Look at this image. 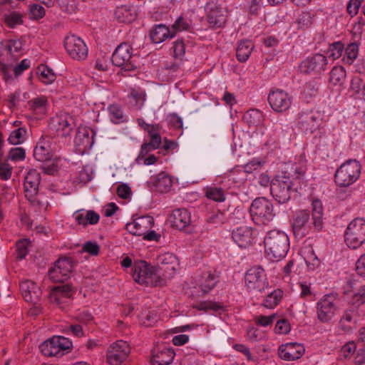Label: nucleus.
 <instances>
[{"label": "nucleus", "mask_w": 365, "mask_h": 365, "mask_svg": "<svg viewBox=\"0 0 365 365\" xmlns=\"http://www.w3.org/2000/svg\"><path fill=\"white\" fill-rule=\"evenodd\" d=\"M312 218L307 210L296 212L292 224L295 237L302 239L312 231L318 232L323 227V207L321 200H314L312 202Z\"/></svg>", "instance_id": "f257e3e1"}, {"label": "nucleus", "mask_w": 365, "mask_h": 365, "mask_svg": "<svg viewBox=\"0 0 365 365\" xmlns=\"http://www.w3.org/2000/svg\"><path fill=\"white\" fill-rule=\"evenodd\" d=\"M265 253L272 261H279L286 257L289 249L287 235L278 230L269 231L264 238Z\"/></svg>", "instance_id": "f03ea898"}, {"label": "nucleus", "mask_w": 365, "mask_h": 365, "mask_svg": "<svg viewBox=\"0 0 365 365\" xmlns=\"http://www.w3.org/2000/svg\"><path fill=\"white\" fill-rule=\"evenodd\" d=\"M132 270L133 278L139 284L146 287H163L165 284V279L160 276L155 267L144 260L135 262Z\"/></svg>", "instance_id": "7ed1b4c3"}, {"label": "nucleus", "mask_w": 365, "mask_h": 365, "mask_svg": "<svg viewBox=\"0 0 365 365\" xmlns=\"http://www.w3.org/2000/svg\"><path fill=\"white\" fill-rule=\"evenodd\" d=\"M250 213L257 225H267L276 215L272 202L264 197H257L252 202Z\"/></svg>", "instance_id": "20e7f679"}, {"label": "nucleus", "mask_w": 365, "mask_h": 365, "mask_svg": "<svg viewBox=\"0 0 365 365\" xmlns=\"http://www.w3.org/2000/svg\"><path fill=\"white\" fill-rule=\"evenodd\" d=\"M133 51L132 46L128 43H120L112 55L113 64L127 71L135 70L138 66V58L133 54Z\"/></svg>", "instance_id": "39448f33"}, {"label": "nucleus", "mask_w": 365, "mask_h": 365, "mask_svg": "<svg viewBox=\"0 0 365 365\" xmlns=\"http://www.w3.org/2000/svg\"><path fill=\"white\" fill-rule=\"evenodd\" d=\"M294 190L293 182L289 176L277 175L271 181V195L279 204L289 202Z\"/></svg>", "instance_id": "423d86ee"}, {"label": "nucleus", "mask_w": 365, "mask_h": 365, "mask_svg": "<svg viewBox=\"0 0 365 365\" xmlns=\"http://www.w3.org/2000/svg\"><path fill=\"white\" fill-rule=\"evenodd\" d=\"M361 174V165L356 160H348L336 171L335 182L339 186L347 187L356 182Z\"/></svg>", "instance_id": "0eeeda50"}, {"label": "nucleus", "mask_w": 365, "mask_h": 365, "mask_svg": "<svg viewBox=\"0 0 365 365\" xmlns=\"http://www.w3.org/2000/svg\"><path fill=\"white\" fill-rule=\"evenodd\" d=\"M245 282L250 292L262 293L269 287L264 269L260 266L250 268L245 273Z\"/></svg>", "instance_id": "6e6552de"}, {"label": "nucleus", "mask_w": 365, "mask_h": 365, "mask_svg": "<svg viewBox=\"0 0 365 365\" xmlns=\"http://www.w3.org/2000/svg\"><path fill=\"white\" fill-rule=\"evenodd\" d=\"M347 246L352 249L359 247L365 242V220L355 218L349 225L344 234Z\"/></svg>", "instance_id": "1a4fd4ad"}, {"label": "nucleus", "mask_w": 365, "mask_h": 365, "mask_svg": "<svg viewBox=\"0 0 365 365\" xmlns=\"http://www.w3.org/2000/svg\"><path fill=\"white\" fill-rule=\"evenodd\" d=\"M72 347V342L64 336H54L44 341L39 346L41 352L46 356H62L64 351Z\"/></svg>", "instance_id": "9d476101"}, {"label": "nucleus", "mask_w": 365, "mask_h": 365, "mask_svg": "<svg viewBox=\"0 0 365 365\" xmlns=\"http://www.w3.org/2000/svg\"><path fill=\"white\" fill-rule=\"evenodd\" d=\"M321 115L312 110L300 111L295 119L296 127L305 134H312L320 126Z\"/></svg>", "instance_id": "9b49d317"}, {"label": "nucleus", "mask_w": 365, "mask_h": 365, "mask_svg": "<svg viewBox=\"0 0 365 365\" xmlns=\"http://www.w3.org/2000/svg\"><path fill=\"white\" fill-rule=\"evenodd\" d=\"M65 49L73 59L83 61L88 56V47L84 41L74 35H68L64 40Z\"/></svg>", "instance_id": "f8f14e48"}, {"label": "nucleus", "mask_w": 365, "mask_h": 365, "mask_svg": "<svg viewBox=\"0 0 365 365\" xmlns=\"http://www.w3.org/2000/svg\"><path fill=\"white\" fill-rule=\"evenodd\" d=\"M74 265V262L71 257H61L55 262L53 267L49 269L48 277L53 282H63L68 279Z\"/></svg>", "instance_id": "ddd939ff"}, {"label": "nucleus", "mask_w": 365, "mask_h": 365, "mask_svg": "<svg viewBox=\"0 0 365 365\" xmlns=\"http://www.w3.org/2000/svg\"><path fill=\"white\" fill-rule=\"evenodd\" d=\"M130 348L127 341L118 340L111 344L106 351V360L110 365H120L128 356Z\"/></svg>", "instance_id": "4468645a"}, {"label": "nucleus", "mask_w": 365, "mask_h": 365, "mask_svg": "<svg viewBox=\"0 0 365 365\" xmlns=\"http://www.w3.org/2000/svg\"><path fill=\"white\" fill-rule=\"evenodd\" d=\"M328 61L327 57L321 53H316L307 57L299 66V71L304 73H321L327 69Z\"/></svg>", "instance_id": "2eb2a0df"}, {"label": "nucleus", "mask_w": 365, "mask_h": 365, "mask_svg": "<svg viewBox=\"0 0 365 365\" xmlns=\"http://www.w3.org/2000/svg\"><path fill=\"white\" fill-rule=\"evenodd\" d=\"M335 300L336 299L334 297L327 294L317 302V318L321 322H329L334 316L336 310Z\"/></svg>", "instance_id": "dca6fc26"}, {"label": "nucleus", "mask_w": 365, "mask_h": 365, "mask_svg": "<svg viewBox=\"0 0 365 365\" xmlns=\"http://www.w3.org/2000/svg\"><path fill=\"white\" fill-rule=\"evenodd\" d=\"M158 265L155 266V269L160 273V276L166 279L171 278L175 272L176 266L178 264V258L172 253H165L158 257Z\"/></svg>", "instance_id": "f3484780"}, {"label": "nucleus", "mask_w": 365, "mask_h": 365, "mask_svg": "<svg viewBox=\"0 0 365 365\" xmlns=\"http://www.w3.org/2000/svg\"><path fill=\"white\" fill-rule=\"evenodd\" d=\"M41 175L36 170H31L24 180V192L26 197L31 202H34L38 193Z\"/></svg>", "instance_id": "a211bd4d"}, {"label": "nucleus", "mask_w": 365, "mask_h": 365, "mask_svg": "<svg viewBox=\"0 0 365 365\" xmlns=\"http://www.w3.org/2000/svg\"><path fill=\"white\" fill-rule=\"evenodd\" d=\"M304 346L297 342L282 344L278 349L279 357L285 361H294L299 359L304 354Z\"/></svg>", "instance_id": "6ab92c4d"}, {"label": "nucleus", "mask_w": 365, "mask_h": 365, "mask_svg": "<svg viewBox=\"0 0 365 365\" xmlns=\"http://www.w3.org/2000/svg\"><path fill=\"white\" fill-rule=\"evenodd\" d=\"M358 320V308L353 305L350 306L343 312L339 322V327L344 333L351 332L353 326L356 325Z\"/></svg>", "instance_id": "aec40b11"}, {"label": "nucleus", "mask_w": 365, "mask_h": 365, "mask_svg": "<svg viewBox=\"0 0 365 365\" xmlns=\"http://www.w3.org/2000/svg\"><path fill=\"white\" fill-rule=\"evenodd\" d=\"M254 229L248 226H240L233 230L232 238L240 247L246 248L253 243Z\"/></svg>", "instance_id": "412c9836"}, {"label": "nucleus", "mask_w": 365, "mask_h": 365, "mask_svg": "<svg viewBox=\"0 0 365 365\" xmlns=\"http://www.w3.org/2000/svg\"><path fill=\"white\" fill-rule=\"evenodd\" d=\"M153 224V218L150 216H141L132 222L126 224L128 232L133 235L142 236L150 230Z\"/></svg>", "instance_id": "4be33fe9"}, {"label": "nucleus", "mask_w": 365, "mask_h": 365, "mask_svg": "<svg viewBox=\"0 0 365 365\" xmlns=\"http://www.w3.org/2000/svg\"><path fill=\"white\" fill-rule=\"evenodd\" d=\"M175 356L174 351L165 345H159L152 350L153 365H169Z\"/></svg>", "instance_id": "5701e85b"}, {"label": "nucleus", "mask_w": 365, "mask_h": 365, "mask_svg": "<svg viewBox=\"0 0 365 365\" xmlns=\"http://www.w3.org/2000/svg\"><path fill=\"white\" fill-rule=\"evenodd\" d=\"M51 125L58 135L66 137L70 135L73 129V119L68 114L57 115L53 118Z\"/></svg>", "instance_id": "b1692460"}, {"label": "nucleus", "mask_w": 365, "mask_h": 365, "mask_svg": "<svg viewBox=\"0 0 365 365\" xmlns=\"http://www.w3.org/2000/svg\"><path fill=\"white\" fill-rule=\"evenodd\" d=\"M268 102L276 112H283L289 109L292 104V96L288 93H269Z\"/></svg>", "instance_id": "393cba45"}, {"label": "nucleus", "mask_w": 365, "mask_h": 365, "mask_svg": "<svg viewBox=\"0 0 365 365\" xmlns=\"http://www.w3.org/2000/svg\"><path fill=\"white\" fill-rule=\"evenodd\" d=\"M73 287L69 284H60L53 286L50 292V299L56 304L66 302L74 293Z\"/></svg>", "instance_id": "a878e982"}, {"label": "nucleus", "mask_w": 365, "mask_h": 365, "mask_svg": "<svg viewBox=\"0 0 365 365\" xmlns=\"http://www.w3.org/2000/svg\"><path fill=\"white\" fill-rule=\"evenodd\" d=\"M20 290L25 301L36 304L41 298L40 287L33 281L26 280L20 283Z\"/></svg>", "instance_id": "bb28decb"}, {"label": "nucleus", "mask_w": 365, "mask_h": 365, "mask_svg": "<svg viewBox=\"0 0 365 365\" xmlns=\"http://www.w3.org/2000/svg\"><path fill=\"white\" fill-rule=\"evenodd\" d=\"M169 221L172 227L182 230L190 225L191 215L187 210L178 208L173 211L169 216Z\"/></svg>", "instance_id": "cd10ccee"}, {"label": "nucleus", "mask_w": 365, "mask_h": 365, "mask_svg": "<svg viewBox=\"0 0 365 365\" xmlns=\"http://www.w3.org/2000/svg\"><path fill=\"white\" fill-rule=\"evenodd\" d=\"M207 19L210 26L212 28L223 26L227 20L224 9L217 5L207 6Z\"/></svg>", "instance_id": "c85d7f7f"}, {"label": "nucleus", "mask_w": 365, "mask_h": 365, "mask_svg": "<svg viewBox=\"0 0 365 365\" xmlns=\"http://www.w3.org/2000/svg\"><path fill=\"white\" fill-rule=\"evenodd\" d=\"M137 11L133 6L121 5L118 6L115 10V17L122 23L130 24L137 18Z\"/></svg>", "instance_id": "c756f323"}, {"label": "nucleus", "mask_w": 365, "mask_h": 365, "mask_svg": "<svg viewBox=\"0 0 365 365\" xmlns=\"http://www.w3.org/2000/svg\"><path fill=\"white\" fill-rule=\"evenodd\" d=\"M30 66V61L24 59L21 63L13 67L11 65H6L5 63H0V72L1 73L4 78L7 81L11 78V73H14L16 76H19L24 71L29 68Z\"/></svg>", "instance_id": "7c9ffc66"}, {"label": "nucleus", "mask_w": 365, "mask_h": 365, "mask_svg": "<svg viewBox=\"0 0 365 365\" xmlns=\"http://www.w3.org/2000/svg\"><path fill=\"white\" fill-rule=\"evenodd\" d=\"M76 222L81 225H96L100 220L99 215L93 210L77 211L73 214Z\"/></svg>", "instance_id": "2f4dec72"}, {"label": "nucleus", "mask_w": 365, "mask_h": 365, "mask_svg": "<svg viewBox=\"0 0 365 365\" xmlns=\"http://www.w3.org/2000/svg\"><path fill=\"white\" fill-rule=\"evenodd\" d=\"M34 157L40 162L51 160L53 158V153L48 143L43 140L38 142L34 150Z\"/></svg>", "instance_id": "473e14b6"}, {"label": "nucleus", "mask_w": 365, "mask_h": 365, "mask_svg": "<svg viewBox=\"0 0 365 365\" xmlns=\"http://www.w3.org/2000/svg\"><path fill=\"white\" fill-rule=\"evenodd\" d=\"M227 188L224 187H218L215 185L207 186L204 188L205 196L209 200L222 202L226 199V191Z\"/></svg>", "instance_id": "72a5a7b5"}, {"label": "nucleus", "mask_w": 365, "mask_h": 365, "mask_svg": "<svg viewBox=\"0 0 365 365\" xmlns=\"http://www.w3.org/2000/svg\"><path fill=\"white\" fill-rule=\"evenodd\" d=\"M174 34H171L170 29L163 24L155 26L150 34L152 41L155 43H160L168 38H173Z\"/></svg>", "instance_id": "f704fd0d"}, {"label": "nucleus", "mask_w": 365, "mask_h": 365, "mask_svg": "<svg viewBox=\"0 0 365 365\" xmlns=\"http://www.w3.org/2000/svg\"><path fill=\"white\" fill-rule=\"evenodd\" d=\"M74 142L79 147V149L84 152L91 148L93 143V138L92 136H90L88 130L83 129L78 131Z\"/></svg>", "instance_id": "c9c22d12"}, {"label": "nucleus", "mask_w": 365, "mask_h": 365, "mask_svg": "<svg viewBox=\"0 0 365 365\" xmlns=\"http://www.w3.org/2000/svg\"><path fill=\"white\" fill-rule=\"evenodd\" d=\"M219 281V276L215 273L207 272L203 274L200 279V287L203 294L210 292Z\"/></svg>", "instance_id": "e433bc0d"}, {"label": "nucleus", "mask_w": 365, "mask_h": 365, "mask_svg": "<svg viewBox=\"0 0 365 365\" xmlns=\"http://www.w3.org/2000/svg\"><path fill=\"white\" fill-rule=\"evenodd\" d=\"M254 45L251 41L243 40L240 41L236 48V57L240 62H245L249 58Z\"/></svg>", "instance_id": "4c0bfd02"}, {"label": "nucleus", "mask_w": 365, "mask_h": 365, "mask_svg": "<svg viewBox=\"0 0 365 365\" xmlns=\"http://www.w3.org/2000/svg\"><path fill=\"white\" fill-rule=\"evenodd\" d=\"M153 185L160 192H168L173 185V180L169 175L161 172L155 177Z\"/></svg>", "instance_id": "58836bf2"}, {"label": "nucleus", "mask_w": 365, "mask_h": 365, "mask_svg": "<svg viewBox=\"0 0 365 365\" xmlns=\"http://www.w3.org/2000/svg\"><path fill=\"white\" fill-rule=\"evenodd\" d=\"M229 220L230 215L226 212L215 210L207 214L205 221L210 225L218 226L226 223Z\"/></svg>", "instance_id": "ea45409f"}, {"label": "nucleus", "mask_w": 365, "mask_h": 365, "mask_svg": "<svg viewBox=\"0 0 365 365\" xmlns=\"http://www.w3.org/2000/svg\"><path fill=\"white\" fill-rule=\"evenodd\" d=\"M36 73L39 81L44 84H50L56 79V74L44 64H41L37 67Z\"/></svg>", "instance_id": "a19ab883"}, {"label": "nucleus", "mask_w": 365, "mask_h": 365, "mask_svg": "<svg viewBox=\"0 0 365 365\" xmlns=\"http://www.w3.org/2000/svg\"><path fill=\"white\" fill-rule=\"evenodd\" d=\"M345 78L346 71L344 67L334 66L330 72L329 83L334 86H341L344 83Z\"/></svg>", "instance_id": "79ce46f5"}, {"label": "nucleus", "mask_w": 365, "mask_h": 365, "mask_svg": "<svg viewBox=\"0 0 365 365\" xmlns=\"http://www.w3.org/2000/svg\"><path fill=\"white\" fill-rule=\"evenodd\" d=\"M110 120L115 123H120L126 121V117L123 114L121 107L115 103L111 104L108 107Z\"/></svg>", "instance_id": "37998d69"}, {"label": "nucleus", "mask_w": 365, "mask_h": 365, "mask_svg": "<svg viewBox=\"0 0 365 365\" xmlns=\"http://www.w3.org/2000/svg\"><path fill=\"white\" fill-rule=\"evenodd\" d=\"M30 109L36 113H44L48 106V98L44 96H38L28 102Z\"/></svg>", "instance_id": "c03bdc74"}, {"label": "nucleus", "mask_w": 365, "mask_h": 365, "mask_svg": "<svg viewBox=\"0 0 365 365\" xmlns=\"http://www.w3.org/2000/svg\"><path fill=\"white\" fill-rule=\"evenodd\" d=\"M197 308L205 312L213 311L220 314L225 311V307L221 303L213 301L200 302L197 304Z\"/></svg>", "instance_id": "a18cd8bd"}, {"label": "nucleus", "mask_w": 365, "mask_h": 365, "mask_svg": "<svg viewBox=\"0 0 365 365\" xmlns=\"http://www.w3.org/2000/svg\"><path fill=\"white\" fill-rule=\"evenodd\" d=\"M4 21L8 27L13 29L23 24V15L17 11H11L4 15Z\"/></svg>", "instance_id": "49530a36"}, {"label": "nucleus", "mask_w": 365, "mask_h": 365, "mask_svg": "<svg viewBox=\"0 0 365 365\" xmlns=\"http://www.w3.org/2000/svg\"><path fill=\"white\" fill-rule=\"evenodd\" d=\"M359 46L356 43H349L344 50L342 61L348 65L352 64L358 56Z\"/></svg>", "instance_id": "de8ad7c7"}, {"label": "nucleus", "mask_w": 365, "mask_h": 365, "mask_svg": "<svg viewBox=\"0 0 365 365\" xmlns=\"http://www.w3.org/2000/svg\"><path fill=\"white\" fill-rule=\"evenodd\" d=\"M282 298V291L280 289H275L269 294L263 301V305L269 309L274 308L280 302Z\"/></svg>", "instance_id": "09e8293b"}, {"label": "nucleus", "mask_w": 365, "mask_h": 365, "mask_svg": "<svg viewBox=\"0 0 365 365\" xmlns=\"http://www.w3.org/2000/svg\"><path fill=\"white\" fill-rule=\"evenodd\" d=\"M26 134V130L23 128H17L13 130L8 138L9 143L12 145H19L24 142V136Z\"/></svg>", "instance_id": "8fccbe9b"}, {"label": "nucleus", "mask_w": 365, "mask_h": 365, "mask_svg": "<svg viewBox=\"0 0 365 365\" xmlns=\"http://www.w3.org/2000/svg\"><path fill=\"white\" fill-rule=\"evenodd\" d=\"M262 118V114L258 110H251L247 111L244 115V119L247 121L250 126L257 125L261 122Z\"/></svg>", "instance_id": "3c124183"}, {"label": "nucleus", "mask_w": 365, "mask_h": 365, "mask_svg": "<svg viewBox=\"0 0 365 365\" xmlns=\"http://www.w3.org/2000/svg\"><path fill=\"white\" fill-rule=\"evenodd\" d=\"M344 50V46L341 41L334 42L329 46L328 54L329 57L335 60L341 56Z\"/></svg>", "instance_id": "603ef678"}, {"label": "nucleus", "mask_w": 365, "mask_h": 365, "mask_svg": "<svg viewBox=\"0 0 365 365\" xmlns=\"http://www.w3.org/2000/svg\"><path fill=\"white\" fill-rule=\"evenodd\" d=\"M264 163V161L257 158L252 159L243 166V169L246 173H252L254 171L259 170Z\"/></svg>", "instance_id": "864d4df0"}, {"label": "nucleus", "mask_w": 365, "mask_h": 365, "mask_svg": "<svg viewBox=\"0 0 365 365\" xmlns=\"http://www.w3.org/2000/svg\"><path fill=\"white\" fill-rule=\"evenodd\" d=\"M159 125H155L153 127H151L150 129L147 130L150 138V141L153 143V145H156L157 147H160L161 145V137L159 133Z\"/></svg>", "instance_id": "5fc2aeb1"}, {"label": "nucleus", "mask_w": 365, "mask_h": 365, "mask_svg": "<svg viewBox=\"0 0 365 365\" xmlns=\"http://www.w3.org/2000/svg\"><path fill=\"white\" fill-rule=\"evenodd\" d=\"M28 240H20L16 244V257L19 259H24L28 254Z\"/></svg>", "instance_id": "6e6d98bb"}, {"label": "nucleus", "mask_w": 365, "mask_h": 365, "mask_svg": "<svg viewBox=\"0 0 365 365\" xmlns=\"http://www.w3.org/2000/svg\"><path fill=\"white\" fill-rule=\"evenodd\" d=\"M160 147H157L156 145H153V143H144L140 148V150L139 154L136 158V161L138 163H140L141 158H144L150 151L155 150Z\"/></svg>", "instance_id": "4d7b16f0"}, {"label": "nucleus", "mask_w": 365, "mask_h": 365, "mask_svg": "<svg viewBox=\"0 0 365 365\" xmlns=\"http://www.w3.org/2000/svg\"><path fill=\"white\" fill-rule=\"evenodd\" d=\"M30 18L33 19H40L45 15V9L38 4H33L29 9Z\"/></svg>", "instance_id": "13d9d810"}, {"label": "nucleus", "mask_w": 365, "mask_h": 365, "mask_svg": "<svg viewBox=\"0 0 365 365\" xmlns=\"http://www.w3.org/2000/svg\"><path fill=\"white\" fill-rule=\"evenodd\" d=\"M83 251L89 253L93 256L98 255L100 247L96 242L88 241L83 244Z\"/></svg>", "instance_id": "bf43d9fd"}, {"label": "nucleus", "mask_w": 365, "mask_h": 365, "mask_svg": "<svg viewBox=\"0 0 365 365\" xmlns=\"http://www.w3.org/2000/svg\"><path fill=\"white\" fill-rule=\"evenodd\" d=\"M274 331L277 334H287L290 331V324L287 319L277 321Z\"/></svg>", "instance_id": "052dcab7"}, {"label": "nucleus", "mask_w": 365, "mask_h": 365, "mask_svg": "<svg viewBox=\"0 0 365 365\" xmlns=\"http://www.w3.org/2000/svg\"><path fill=\"white\" fill-rule=\"evenodd\" d=\"M175 58H180L185 54V46L182 40H177L173 43V48Z\"/></svg>", "instance_id": "680f3d73"}, {"label": "nucleus", "mask_w": 365, "mask_h": 365, "mask_svg": "<svg viewBox=\"0 0 365 365\" xmlns=\"http://www.w3.org/2000/svg\"><path fill=\"white\" fill-rule=\"evenodd\" d=\"M189 28L190 24L182 16L178 17L173 25V29L175 31H186L189 29Z\"/></svg>", "instance_id": "e2e57ef3"}, {"label": "nucleus", "mask_w": 365, "mask_h": 365, "mask_svg": "<svg viewBox=\"0 0 365 365\" xmlns=\"http://www.w3.org/2000/svg\"><path fill=\"white\" fill-rule=\"evenodd\" d=\"M26 156L25 150L22 148H14L11 149L9 152V158L12 160H24Z\"/></svg>", "instance_id": "0e129e2a"}, {"label": "nucleus", "mask_w": 365, "mask_h": 365, "mask_svg": "<svg viewBox=\"0 0 365 365\" xmlns=\"http://www.w3.org/2000/svg\"><path fill=\"white\" fill-rule=\"evenodd\" d=\"M365 83L359 77H354L351 82V91H364Z\"/></svg>", "instance_id": "69168bd1"}, {"label": "nucleus", "mask_w": 365, "mask_h": 365, "mask_svg": "<svg viewBox=\"0 0 365 365\" xmlns=\"http://www.w3.org/2000/svg\"><path fill=\"white\" fill-rule=\"evenodd\" d=\"M353 301L354 304L358 305L365 302V285L361 286L357 292L354 294Z\"/></svg>", "instance_id": "338daca9"}, {"label": "nucleus", "mask_w": 365, "mask_h": 365, "mask_svg": "<svg viewBox=\"0 0 365 365\" xmlns=\"http://www.w3.org/2000/svg\"><path fill=\"white\" fill-rule=\"evenodd\" d=\"M356 272L358 275L365 277V253L361 255L356 261Z\"/></svg>", "instance_id": "774afa93"}]
</instances>
